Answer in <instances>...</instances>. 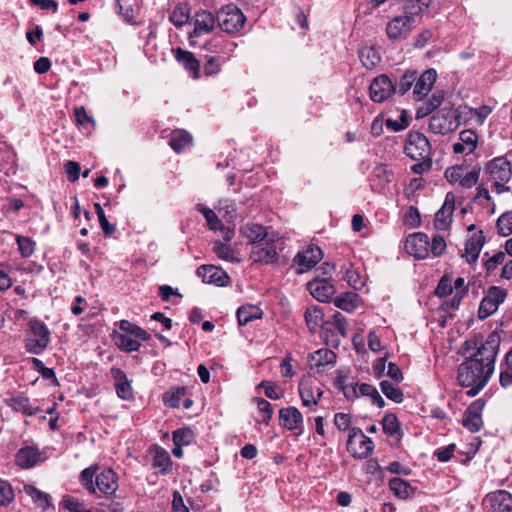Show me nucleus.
Wrapping results in <instances>:
<instances>
[{
    "instance_id": "nucleus-64",
    "label": "nucleus",
    "mask_w": 512,
    "mask_h": 512,
    "mask_svg": "<svg viewBox=\"0 0 512 512\" xmlns=\"http://www.w3.org/2000/svg\"><path fill=\"white\" fill-rule=\"evenodd\" d=\"M393 173L385 165H378L373 169L372 177L378 180V185L384 187L391 182Z\"/></svg>"
},
{
    "instance_id": "nucleus-24",
    "label": "nucleus",
    "mask_w": 512,
    "mask_h": 512,
    "mask_svg": "<svg viewBox=\"0 0 512 512\" xmlns=\"http://www.w3.org/2000/svg\"><path fill=\"white\" fill-rule=\"evenodd\" d=\"M485 243V237L483 231L474 233L465 243V253L463 256L466 257V261L469 264L475 263L478 260L480 251Z\"/></svg>"
},
{
    "instance_id": "nucleus-41",
    "label": "nucleus",
    "mask_w": 512,
    "mask_h": 512,
    "mask_svg": "<svg viewBox=\"0 0 512 512\" xmlns=\"http://www.w3.org/2000/svg\"><path fill=\"white\" fill-rule=\"evenodd\" d=\"M380 389L382 393L391 401L395 403H402L404 400V393L402 389L391 383L388 380H383L380 382Z\"/></svg>"
},
{
    "instance_id": "nucleus-45",
    "label": "nucleus",
    "mask_w": 512,
    "mask_h": 512,
    "mask_svg": "<svg viewBox=\"0 0 512 512\" xmlns=\"http://www.w3.org/2000/svg\"><path fill=\"white\" fill-rule=\"evenodd\" d=\"M322 338L325 340L326 344L331 345L334 348H337L340 344L339 334L335 330V327L331 320H325L323 325L320 327Z\"/></svg>"
},
{
    "instance_id": "nucleus-28",
    "label": "nucleus",
    "mask_w": 512,
    "mask_h": 512,
    "mask_svg": "<svg viewBox=\"0 0 512 512\" xmlns=\"http://www.w3.org/2000/svg\"><path fill=\"white\" fill-rule=\"evenodd\" d=\"M306 325L310 332L314 333L325 322L324 312L320 306L312 305L304 313Z\"/></svg>"
},
{
    "instance_id": "nucleus-6",
    "label": "nucleus",
    "mask_w": 512,
    "mask_h": 512,
    "mask_svg": "<svg viewBox=\"0 0 512 512\" xmlns=\"http://www.w3.org/2000/svg\"><path fill=\"white\" fill-rule=\"evenodd\" d=\"M460 125V113L457 109H442L429 121V130L434 134L446 135L454 132Z\"/></svg>"
},
{
    "instance_id": "nucleus-39",
    "label": "nucleus",
    "mask_w": 512,
    "mask_h": 512,
    "mask_svg": "<svg viewBox=\"0 0 512 512\" xmlns=\"http://www.w3.org/2000/svg\"><path fill=\"white\" fill-rule=\"evenodd\" d=\"M114 342L120 350L128 353L138 351L141 347V343L134 336L127 334L115 333Z\"/></svg>"
},
{
    "instance_id": "nucleus-29",
    "label": "nucleus",
    "mask_w": 512,
    "mask_h": 512,
    "mask_svg": "<svg viewBox=\"0 0 512 512\" xmlns=\"http://www.w3.org/2000/svg\"><path fill=\"white\" fill-rule=\"evenodd\" d=\"M444 97L445 92L443 90H436L426 102L417 108L416 118H423L431 114L442 104Z\"/></svg>"
},
{
    "instance_id": "nucleus-42",
    "label": "nucleus",
    "mask_w": 512,
    "mask_h": 512,
    "mask_svg": "<svg viewBox=\"0 0 512 512\" xmlns=\"http://www.w3.org/2000/svg\"><path fill=\"white\" fill-rule=\"evenodd\" d=\"M336 357V354L332 350L321 348L311 355V361L313 362L312 365L319 368L321 366L335 364Z\"/></svg>"
},
{
    "instance_id": "nucleus-43",
    "label": "nucleus",
    "mask_w": 512,
    "mask_h": 512,
    "mask_svg": "<svg viewBox=\"0 0 512 512\" xmlns=\"http://www.w3.org/2000/svg\"><path fill=\"white\" fill-rule=\"evenodd\" d=\"M358 295L354 292H346L339 295L334 304L337 308L346 312H352L357 307Z\"/></svg>"
},
{
    "instance_id": "nucleus-13",
    "label": "nucleus",
    "mask_w": 512,
    "mask_h": 512,
    "mask_svg": "<svg viewBox=\"0 0 512 512\" xmlns=\"http://www.w3.org/2000/svg\"><path fill=\"white\" fill-rule=\"evenodd\" d=\"M196 274L202 279L203 283L214 284L219 287H225L230 282L227 272L214 265H202L197 268Z\"/></svg>"
},
{
    "instance_id": "nucleus-62",
    "label": "nucleus",
    "mask_w": 512,
    "mask_h": 512,
    "mask_svg": "<svg viewBox=\"0 0 512 512\" xmlns=\"http://www.w3.org/2000/svg\"><path fill=\"white\" fill-rule=\"evenodd\" d=\"M481 168L479 166L474 167L471 171H466L459 183L462 188H471L477 184L480 176Z\"/></svg>"
},
{
    "instance_id": "nucleus-21",
    "label": "nucleus",
    "mask_w": 512,
    "mask_h": 512,
    "mask_svg": "<svg viewBox=\"0 0 512 512\" xmlns=\"http://www.w3.org/2000/svg\"><path fill=\"white\" fill-rule=\"evenodd\" d=\"M217 23V16L209 10H199L194 14V36L207 34L213 31Z\"/></svg>"
},
{
    "instance_id": "nucleus-38",
    "label": "nucleus",
    "mask_w": 512,
    "mask_h": 512,
    "mask_svg": "<svg viewBox=\"0 0 512 512\" xmlns=\"http://www.w3.org/2000/svg\"><path fill=\"white\" fill-rule=\"evenodd\" d=\"M499 383L504 389L512 386V348L506 353L504 363L501 364Z\"/></svg>"
},
{
    "instance_id": "nucleus-36",
    "label": "nucleus",
    "mask_w": 512,
    "mask_h": 512,
    "mask_svg": "<svg viewBox=\"0 0 512 512\" xmlns=\"http://www.w3.org/2000/svg\"><path fill=\"white\" fill-rule=\"evenodd\" d=\"M25 493L31 497L33 503L41 508L42 510H46L50 507V497L47 493L40 491L34 485L27 484L24 486Z\"/></svg>"
},
{
    "instance_id": "nucleus-51",
    "label": "nucleus",
    "mask_w": 512,
    "mask_h": 512,
    "mask_svg": "<svg viewBox=\"0 0 512 512\" xmlns=\"http://www.w3.org/2000/svg\"><path fill=\"white\" fill-rule=\"evenodd\" d=\"M16 243L18 250L23 258H29L33 255L36 247V242L28 237L22 235H16Z\"/></svg>"
},
{
    "instance_id": "nucleus-46",
    "label": "nucleus",
    "mask_w": 512,
    "mask_h": 512,
    "mask_svg": "<svg viewBox=\"0 0 512 512\" xmlns=\"http://www.w3.org/2000/svg\"><path fill=\"white\" fill-rule=\"evenodd\" d=\"M195 208L203 215L210 230L216 231L218 228L222 227V221L219 219L214 210L206 207L203 204H197Z\"/></svg>"
},
{
    "instance_id": "nucleus-23",
    "label": "nucleus",
    "mask_w": 512,
    "mask_h": 512,
    "mask_svg": "<svg viewBox=\"0 0 512 512\" xmlns=\"http://www.w3.org/2000/svg\"><path fill=\"white\" fill-rule=\"evenodd\" d=\"M39 461L40 452L33 446H24L15 455V463L22 469H30Z\"/></svg>"
},
{
    "instance_id": "nucleus-22",
    "label": "nucleus",
    "mask_w": 512,
    "mask_h": 512,
    "mask_svg": "<svg viewBox=\"0 0 512 512\" xmlns=\"http://www.w3.org/2000/svg\"><path fill=\"white\" fill-rule=\"evenodd\" d=\"M240 233L253 246L260 244L270 237L267 227L257 223H246L241 226Z\"/></svg>"
},
{
    "instance_id": "nucleus-31",
    "label": "nucleus",
    "mask_w": 512,
    "mask_h": 512,
    "mask_svg": "<svg viewBox=\"0 0 512 512\" xmlns=\"http://www.w3.org/2000/svg\"><path fill=\"white\" fill-rule=\"evenodd\" d=\"M192 137L184 129H175L170 133L169 146L176 152L181 153L190 145Z\"/></svg>"
},
{
    "instance_id": "nucleus-58",
    "label": "nucleus",
    "mask_w": 512,
    "mask_h": 512,
    "mask_svg": "<svg viewBox=\"0 0 512 512\" xmlns=\"http://www.w3.org/2000/svg\"><path fill=\"white\" fill-rule=\"evenodd\" d=\"M258 388H263L265 396L272 400H278L283 396V390L274 382L263 380Z\"/></svg>"
},
{
    "instance_id": "nucleus-47",
    "label": "nucleus",
    "mask_w": 512,
    "mask_h": 512,
    "mask_svg": "<svg viewBox=\"0 0 512 512\" xmlns=\"http://www.w3.org/2000/svg\"><path fill=\"white\" fill-rule=\"evenodd\" d=\"M169 19L176 27H181L188 23L190 19V8L188 4H178L174 8Z\"/></svg>"
},
{
    "instance_id": "nucleus-53",
    "label": "nucleus",
    "mask_w": 512,
    "mask_h": 512,
    "mask_svg": "<svg viewBox=\"0 0 512 512\" xmlns=\"http://www.w3.org/2000/svg\"><path fill=\"white\" fill-rule=\"evenodd\" d=\"M117 7L119 9V14L123 16V18L127 22H132L136 12L137 1L136 0H116Z\"/></svg>"
},
{
    "instance_id": "nucleus-52",
    "label": "nucleus",
    "mask_w": 512,
    "mask_h": 512,
    "mask_svg": "<svg viewBox=\"0 0 512 512\" xmlns=\"http://www.w3.org/2000/svg\"><path fill=\"white\" fill-rule=\"evenodd\" d=\"M215 208L226 219L233 220L236 218L237 205L232 199H220Z\"/></svg>"
},
{
    "instance_id": "nucleus-16",
    "label": "nucleus",
    "mask_w": 512,
    "mask_h": 512,
    "mask_svg": "<svg viewBox=\"0 0 512 512\" xmlns=\"http://www.w3.org/2000/svg\"><path fill=\"white\" fill-rule=\"evenodd\" d=\"M110 375L114 380L117 396L125 401L132 400L134 398L132 381L128 379L126 373L118 367H112L110 369Z\"/></svg>"
},
{
    "instance_id": "nucleus-14",
    "label": "nucleus",
    "mask_w": 512,
    "mask_h": 512,
    "mask_svg": "<svg viewBox=\"0 0 512 512\" xmlns=\"http://www.w3.org/2000/svg\"><path fill=\"white\" fill-rule=\"evenodd\" d=\"M483 503L491 512H512V494L506 490L487 494Z\"/></svg>"
},
{
    "instance_id": "nucleus-25",
    "label": "nucleus",
    "mask_w": 512,
    "mask_h": 512,
    "mask_svg": "<svg viewBox=\"0 0 512 512\" xmlns=\"http://www.w3.org/2000/svg\"><path fill=\"white\" fill-rule=\"evenodd\" d=\"M308 289L311 295L320 302L329 301L335 293L334 286L326 279L309 282Z\"/></svg>"
},
{
    "instance_id": "nucleus-49",
    "label": "nucleus",
    "mask_w": 512,
    "mask_h": 512,
    "mask_svg": "<svg viewBox=\"0 0 512 512\" xmlns=\"http://www.w3.org/2000/svg\"><path fill=\"white\" fill-rule=\"evenodd\" d=\"M484 258V268L487 276H490L494 273V271L498 268L499 265L503 264L506 258L505 252L499 251L495 253L493 256L489 257V253L485 252L483 255Z\"/></svg>"
},
{
    "instance_id": "nucleus-26",
    "label": "nucleus",
    "mask_w": 512,
    "mask_h": 512,
    "mask_svg": "<svg viewBox=\"0 0 512 512\" xmlns=\"http://www.w3.org/2000/svg\"><path fill=\"white\" fill-rule=\"evenodd\" d=\"M388 486L393 494L402 500L413 497L417 490L416 487H413L408 481L400 477L391 478L388 482Z\"/></svg>"
},
{
    "instance_id": "nucleus-50",
    "label": "nucleus",
    "mask_w": 512,
    "mask_h": 512,
    "mask_svg": "<svg viewBox=\"0 0 512 512\" xmlns=\"http://www.w3.org/2000/svg\"><path fill=\"white\" fill-rule=\"evenodd\" d=\"M158 296L162 301L171 302L173 305L179 304L182 299V295L179 293L178 289L169 285L159 286Z\"/></svg>"
},
{
    "instance_id": "nucleus-20",
    "label": "nucleus",
    "mask_w": 512,
    "mask_h": 512,
    "mask_svg": "<svg viewBox=\"0 0 512 512\" xmlns=\"http://www.w3.org/2000/svg\"><path fill=\"white\" fill-rule=\"evenodd\" d=\"M280 425L290 431L303 428V416L298 408L289 406L279 411Z\"/></svg>"
},
{
    "instance_id": "nucleus-59",
    "label": "nucleus",
    "mask_w": 512,
    "mask_h": 512,
    "mask_svg": "<svg viewBox=\"0 0 512 512\" xmlns=\"http://www.w3.org/2000/svg\"><path fill=\"white\" fill-rule=\"evenodd\" d=\"M460 142L467 147V154L474 152L477 147L478 136L473 130H463L459 134Z\"/></svg>"
},
{
    "instance_id": "nucleus-40",
    "label": "nucleus",
    "mask_w": 512,
    "mask_h": 512,
    "mask_svg": "<svg viewBox=\"0 0 512 512\" xmlns=\"http://www.w3.org/2000/svg\"><path fill=\"white\" fill-rule=\"evenodd\" d=\"M359 57L363 66L367 69L376 67L381 61L380 53L374 47H364L360 50Z\"/></svg>"
},
{
    "instance_id": "nucleus-10",
    "label": "nucleus",
    "mask_w": 512,
    "mask_h": 512,
    "mask_svg": "<svg viewBox=\"0 0 512 512\" xmlns=\"http://www.w3.org/2000/svg\"><path fill=\"white\" fill-rule=\"evenodd\" d=\"M322 257L323 252L318 246L309 245L306 249L299 251L293 259V263L297 267L296 272L302 274L311 270Z\"/></svg>"
},
{
    "instance_id": "nucleus-4",
    "label": "nucleus",
    "mask_w": 512,
    "mask_h": 512,
    "mask_svg": "<svg viewBox=\"0 0 512 512\" xmlns=\"http://www.w3.org/2000/svg\"><path fill=\"white\" fill-rule=\"evenodd\" d=\"M279 244H283L281 238L275 234L270 235L265 241L252 247L250 259L253 263L260 265L277 263L279 260L278 251L282 249L279 248Z\"/></svg>"
},
{
    "instance_id": "nucleus-48",
    "label": "nucleus",
    "mask_w": 512,
    "mask_h": 512,
    "mask_svg": "<svg viewBox=\"0 0 512 512\" xmlns=\"http://www.w3.org/2000/svg\"><path fill=\"white\" fill-rule=\"evenodd\" d=\"M261 314L254 306H241L237 310L238 324L245 326L255 319H260Z\"/></svg>"
},
{
    "instance_id": "nucleus-63",
    "label": "nucleus",
    "mask_w": 512,
    "mask_h": 512,
    "mask_svg": "<svg viewBox=\"0 0 512 512\" xmlns=\"http://www.w3.org/2000/svg\"><path fill=\"white\" fill-rule=\"evenodd\" d=\"M466 168L463 165H455L448 167L445 172L444 176L446 180L451 184L460 183Z\"/></svg>"
},
{
    "instance_id": "nucleus-33",
    "label": "nucleus",
    "mask_w": 512,
    "mask_h": 512,
    "mask_svg": "<svg viewBox=\"0 0 512 512\" xmlns=\"http://www.w3.org/2000/svg\"><path fill=\"white\" fill-rule=\"evenodd\" d=\"M299 396L302 402V405L308 407L310 411L316 410V402L314 398L315 392V384L314 382H300L299 384Z\"/></svg>"
},
{
    "instance_id": "nucleus-5",
    "label": "nucleus",
    "mask_w": 512,
    "mask_h": 512,
    "mask_svg": "<svg viewBox=\"0 0 512 512\" xmlns=\"http://www.w3.org/2000/svg\"><path fill=\"white\" fill-rule=\"evenodd\" d=\"M346 448L353 458L362 460L367 459L373 453L375 445L361 428L353 427L350 429Z\"/></svg>"
},
{
    "instance_id": "nucleus-1",
    "label": "nucleus",
    "mask_w": 512,
    "mask_h": 512,
    "mask_svg": "<svg viewBox=\"0 0 512 512\" xmlns=\"http://www.w3.org/2000/svg\"><path fill=\"white\" fill-rule=\"evenodd\" d=\"M501 337L498 332H491L484 342L478 346V341H466L463 349L467 354L457 368V382L463 388H468L466 395H478L490 381L494 371L495 362L499 353Z\"/></svg>"
},
{
    "instance_id": "nucleus-3",
    "label": "nucleus",
    "mask_w": 512,
    "mask_h": 512,
    "mask_svg": "<svg viewBox=\"0 0 512 512\" xmlns=\"http://www.w3.org/2000/svg\"><path fill=\"white\" fill-rule=\"evenodd\" d=\"M484 176L487 181L492 182L495 191L500 194L509 190L506 184L512 177V162L508 155L498 156L490 161L484 167Z\"/></svg>"
},
{
    "instance_id": "nucleus-55",
    "label": "nucleus",
    "mask_w": 512,
    "mask_h": 512,
    "mask_svg": "<svg viewBox=\"0 0 512 512\" xmlns=\"http://www.w3.org/2000/svg\"><path fill=\"white\" fill-rule=\"evenodd\" d=\"M15 499L14 490L12 485L2 478H0V506L7 507Z\"/></svg>"
},
{
    "instance_id": "nucleus-32",
    "label": "nucleus",
    "mask_w": 512,
    "mask_h": 512,
    "mask_svg": "<svg viewBox=\"0 0 512 512\" xmlns=\"http://www.w3.org/2000/svg\"><path fill=\"white\" fill-rule=\"evenodd\" d=\"M99 471V465L93 464L83 469L79 475V483L89 494H96L95 480Z\"/></svg>"
},
{
    "instance_id": "nucleus-12",
    "label": "nucleus",
    "mask_w": 512,
    "mask_h": 512,
    "mask_svg": "<svg viewBox=\"0 0 512 512\" xmlns=\"http://www.w3.org/2000/svg\"><path fill=\"white\" fill-rule=\"evenodd\" d=\"M429 247V237L423 232L411 234L405 241V250L416 259L427 258L429 255Z\"/></svg>"
},
{
    "instance_id": "nucleus-34",
    "label": "nucleus",
    "mask_w": 512,
    "mask_h": 512,
    "mask_svg": "<svg viewBox=\"0 0 512 512\" xmlns=\"http://www.w3.org/2000/svg\"><path fill=\"white\" fill-rule=\"evenodd\" d=\"M213 252L218 258L229 262H240L238 251L220 240L213 242Z\"/></svg>"
},
{
    "instance_id": "nucleus-17",
    "label": "nucleus",
    "mask_w": 512,
    "mask_h": 512,
    "mask_svg": "<svg viewBox=\"0 0 512 512\" xmlns=\"http://www.w3.org/2000/svg\"><path fill=\"white\" fill-rule=\"evenodd\" d=\"M454 210L455 196L448 192L442 207L435 214L434 226L437 230H447L451 226Z\"/></svg>"
},
{
    "instance_id": "nucleus-27",
    "label": "nucleus",
    "mask_w": 512,
    "mask_h": 512,
    "mask_svg": "<svg viewBox=\"0 0 512 512\" xmlns=\"http://www.w3.org/2000/svg\"><path fill=\"white\" fill-rule=\"evenodd\" d=\"M5 402L12 410L20 412L26 416H34L40 411V408H34L31 406L28 397L21 394L12 396L11 398L6 399Z\"/></svg>"
},
{
    "instance_id": "nucleus-15",
    "label": "nucleus",
    "mask_w": 512,
    "mask_h": 512,
    "mask_svg": "<svg viewBox=\"0 0 512 512\" xmlns=\"http://www.w3.org/2000/svg\"><path fill=\"white\" fill-rule=\"evenodd\" d=\"M415 20L411 16H396L388 22L386 33L389 39L406 38L412 30Z\"/></svg>"
},
{
    "instance_id": "nucleus-56",
    "label": "nucleus",
    "mask_w": 512,
    "mask_h": 512,
    "mask_svg": "<svg viewBox=\"0 0 512 512\" xmlns=\"http://www.w3.org/2000/svg\"><path fill=\"white\" fill-rule=\"evenodd\" d=\"M462 425L470 432H478L483 426L482 416L468 414V412L465 411L462 418Z\"/></svg>"
},
{
    "instance_id": "nucleus-2",
    "label": "nucleus",
    "mask_w": 512,
    "mask_h": 512,
    "mask_svg": "<svg viewBox=\"0 0 512 512\" xmlns=\"http://www.w3.org/2000/svg\"><path fill=\"white\" fill-rule=\"evenodd\" d=\"M51 343V331L40 319L34 317L27 322L25 330L24 347L33 355L42 354Z\"/></svg>"
},
{
    "instance_id": "nucleus-35",
    "label": "nucleus",
    "mask_w": 512,
    "mask_h": 512,
    "mask_svg": "<svg viewBox=\"0 0 512 512\" xmlns=\"http://www.w3.org/2000/svg\"><path fill=\"white\" fill-rule=\"evenodd\" d=\"M171 458L169 453L162 447L155 445V454L153 456V467L159 469V473L167 474L171 468Z\"/></svg>"
},
{
    "instance_id": "nucleus-37",
    "label": "nucleus",
    "mask_w": 512,
    "mask_h": 512,
    "mask_svg": "<svg viewBox=\"0 0 512 512\" xmlns=\"http://www.w3.org/2000/svg\"><path fill=\"white\" fill-rule=\"evenodd\" d=\"M186 387H172L163 394V403L167 407L179 408L183 397L186 395Z\"/></svg>"
},
{
    "instance_id": "nucleus-44",
    "label": "nucleus",
    "mask_w": 512,
    "mask_h": 512,
    "mask_svg": "<svg viewBox=\"0 0 512 512\" xmlns=\"http://www.w3.org/2000/svg\"><path fill=\"white\" fill-rule=\"evenodd\" d=\"M417 79V71L416 70H407L400 77L396 86L395 93L399 95H405L414 85V82Z\"/></svg>"
},
{
    "instance_id": "nucleus-7",
    "label": "nucleus",
    "mask_w": 512,
    "mask_h": 512,
    "mask_svg": "<svg viewBox=\"0 0 512 512\" xmlns=\"http://www.w3.org/2000/svg\"><path fill=\"white\" fill-rule=\"evenodd\" d=\"M217 23L222 31L234 34L243 28L246 16L235 4H229L217 13Z\"/></svg>"
},
{
    "instance_id": "nucleus-19",
    "label": "nucleus",
    "mask_w": 512,
    "mask_h": 512,
    "mask_svg": "<svg viewBox=\"0 0 512 512\" xmlns=\"http://www.w3.org/2000/svg\"><path fill=\"white\" fill-rule=\"evenodd\" d=\"M95 484L96 491L111 496L118 489V475L112 468H105L97 474Z\"/></svg>"
},
{
    "instance_id": "nucleus-8",
    "label": "nucleus",
    "mask_w": 512,
    "mask_h": 512,
    "mask_svg": "<svg viewBox=\"0 0 512 512\" xmlns=\"http://www.w3.org/2000/svg\"><path fill=\"white\" fill-rule=\"evenodd\" d=\"M507 290L499 286H490L478 308V318L484 320L497 312L507 298Z\"/></svg>"
},
{
    "instance_id": "nucleus-60",
    "label": "nucleus",
    "mask_w": 512,
    "mask_h": 512,
    "mask_svg": "<svg viewBox=\"0 0 512 512\" xmlns=\"http://www.w3.org/2000/svg\"><path fill=\"white\" fill-rule=\"evenodd\" d=\"M173 442L176 446H188L192 442V430L188 427L173 432Z\"/></svg>"
},
{
    "instance_id": "nucleus-57",
    "label": "nucleus",
    "mask_w": 512,
    "mask_h": 512,
    "mask_svg": "<svg viewBox=\"0 0 512 512\" xmlns=\"http://www.w3.org/2000/svg\"><path fill=\"white\" fill-rule=\"evenodd\" d=\"M61 504L70 512H93L92 510L87 509L84 501L72 496L65 497Z\"/></svg>"
},
{
    "instance_id": "nucleus-18",
    "label": "nucleus",
    "mask_w": 512,
    "mask_h": 512,
    "mask_svg": "<svg viewBox=\"0 0 512 512\" xmlns=\"http://www.w3.org/2000/svg\"><path fill=\"white\" fill-rule=\"evenodd\" d=\"M437 79V72L435 69L430 68L425 70L414 82L413 96L417 101L423 100L432 90L433 85Z\"/></svg>"
},
{
    "instance_id": "nucleus-54",
    "label": "nucleus",
    "mask_w": 512,
    "mask_h": 512,
    "mask_svg": "<svg viewBox=\"0 0 512 512\" xmlns=\"http://www.w3.org/2000/svg\"><path fill=\"white\" fill-rule=\"evenodd\" d=\"M33 369L41 374L44 379L51 380L53 384L58 385L59 381L53 368H48L42 360L33 357L31 359Z\"/></svg>"
},
{
    "instance_id": "nucleus-11",
    "label": "nucleus",
    "mask_w": 512,
    "mask_h": 512,
    "mask_svg": "<svg viewBox=\"0 0 512 512\" xmlns=\"http://www.w3.org/2000/svg\"><path fill=\"white\" fill-rule=\"evenodd\" d=\"M369 89L371 100L382 103L395 93L396 86L388 75L381 74L372 80Z\"/></svg>"
},
{
    "instance_id": "nucleus-30",
    "label": "nucleus",
    "mask_w": 512,
    "mask_h": 512,
    "mask_svg": "<svg viewBox=\"0 0 512 512\" xmlns=\"http://www.w3.org/2000/svg\"><path fill=\"white\" fill-rule=\"evenodd\" d=\"M381 425L383 428V432L390 436L395 437L397 440H401L403 437V431L401 428V423L398 420V417L394 413H386L381 420Z\"/></svg>"
},
{
    "instance_id": "nucleus-9",
    "label": "nucleus",
    "mask_w": 512,
    "mask_h": 512,
    "mask_svg": "<svg viewBox=\"0 0 512 512\" xmlns=\"http://www.w3.org/2000/svg\"><path fill=\"white\" fill-rule=\"evenodd\" d=\"M405 154L414 161L431 157V144L420 132L410 133L404 146Z\"/></svg>"
},
{
    "instance_id": "nucleus-61",
    "label": "nucleus",
    "mask_w": 512,
    "mask_h": 512,
    "mask_svg": "<svg viewBox=\"0 0 512 512\" xmlns=\"http://www.w3.org/2000/svg\"><path fill=\"white\" fill-rule=\"evenodd\" d=\"M497 229L502 236L512 234V211L505 212L498 218Z\"/></svg>"
}]
</instances>
